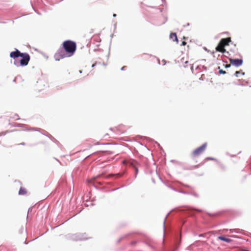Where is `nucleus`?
<instances>
[{
    "instance_id": "nucleus-1",
    "label": "nucleus",
    "mask_w": 251,
    "mask_h": 251,
    "mask_svg": "<svg viewBox=\"0 0 251 251\" xmlns=\"http://www.w3.org/2000/svg\"><path fill=\"white\" fill-rule=\"evenodd\" d=\"M62 46V48L58 50L54 55V59L56 61L73 56L76 50V43L71 40L64 41Z\"/></svg>"
},
{
    "instance_id": "nucleus-2",
    "label": "nucleus",
    "mask_w": 251,
    "mask_h": 251,
    "mask_svg": "<svg viewBox=\"0 0 251 251\" xmlns=\"http://www.w3.org/2000/svg\"><path fill=\"white\" fill-rule=\"evenodd\" d=\"M10 57L12 58L21 57L22 58L20 60V65L22 66H26L30 59V56L28 53H21L17 49H16L15 51H12L10 53Z\"/></svg>"
},
{
    "instance_id": "nucleus-3",
    "label": "nucleus",
    "mask_w": 251,
    "mask_h": 251,
    "mask_svg": "<svg viewBox=\"0 0 251 251\" xmlns=\"http://www.w3.org/2000/svg\"><path fill=\"white\" fill-rule=\"evenodd\" d=\"M206 147L207 143H204L202 144L201 146L196 149L195 150L193 151L191 154L192 157L194 159L196 157L200 156L204 151L206 148Z\"/></svg>"
},
{
    "instance_id": "nucleus-4",
    "label": "nucleus",
    "mask_w": 251,
    "mask_h": 251,
    "mask_svg": "<svg viewBox=\"0 0 251 251\" xmlns=\"http://www.w3.org/2000/svg\"><path fill=\"white\" fill-rule=\"evenodd\" d=\"M229 62L231 64L236 67H239L242 65L243 61L241 59H229Z\"/></svg>"
},
{
    "instance_id": "nucleus-5",
    "label": "nucleus",
    "mask_w": 251,
    "mask_h": 251,
    "mask_svg": "<svg viewBox=\"0 0 251 251\" xmlns=\"http://www.w3.org/2000/svg\"><path fill=\"white\" fill-rule=\"evenodd\" d=\"M231 42V38L230 37L223 38L220 41V43L222 44L224 47L228 45L229 42Z\"/></svg>"
},
{
    "instance_id": "nucleus-6",
    "label": "nucleus",
    "mask_w": 251,
    "mask_h": 251,
    "mask_svg": "<svg viewBox=\"0 0 251 251\" xmlns=\"http://www.w3.org/2000/svg\"><path fill=\"white\" fill-rule=\"evenodd\" d=\"M216 50L217 51L222 52V53H224L226 51V50L225 49V47L222 44H221L220 42H219L218 45L216 48Z\"/></svg>"
},
{
    "instance_id": "nucleus-7",
    "label": "nucleus",
    "mask_w": 251,
    "mask_h": 251,
    "mask_svg": "<svg viewBox=\"0 0 251 251\" xmlns=\"http://www.w3.org/2000/svg\"><path fill=\"white\" fill-rule=\"evenodd\" d=\"M128 163L130 166H132L135 169V175H136L138 171V169L135 165L136 164V162L134 160H129L128 161Z\"/></svg>"
},
{
    "instance_id": "nucleus-8",
    "label": "nucleus",
    "mask_w": 251,
    "mask_h": 251,
    "mask_svg": "<svg viewBox=\"0 0 251 251\" xmlns=\"http://www.w3.org/2000/svg\"><path fill=\"white\" fill-rule=\"evenodd\" d=\"M218 239H219L220 240L225 241L227 243H230L232 241L231 239H230L229 238H226V237L223 236H219L218 237Z\"/></svg>"
},
{
    "instance_id": "nucleus-9",
    "label": "nucleus",
    "mask_w": 251,
    "mask_h": 251,
    "mask_svg": "<svg viewBox=\"0 0 251 251\" xmlns=\"http://www.w3.org/2000/svg\"><path fill=\"white\" fill-rule=\"evenodd\" d=\"M170 37L173 41H176L178 43V40L176 33H171Z\"/></svg>"
},
{
    "instance_id": "nucleus-10",
    "label": "nucleus",
    "mask_w": 251,
    "mask_h": 251,
    "mask_svg": "<svg viewBox=\"0 0 251 251\" xmlns=\"http://www.w3.org/2000/svg\"><path fill=\"white\" fill-rule=\"evenodd\" d=\"M27 193L26 190L24 187H21L19 191V194L20 195H24Z\"/></svg>"
},
{
    "instance_id": "nucleus-11",
    "label": "nucleus",
    "mask_w": 251,
    "mask_h": 251,
    "mask_svg": "<svg viewBox=\"0 0 251 251\" xmlns=\"http://www.w3.org/2000/svg\"><path fill=\"white\" fill-rule=\"evenodd\" d=\"M102 175H103L102 174H101V175L97 176H95V177L92 178L91 179H89L88 180V181L89 183H93V182H94V181L95 179L100 178V177H101L102 176Z\"/></svg>"
},
{
    "instance_id": "nucleus-12",
    "label": "nucleus",
    "mask_w": 251,
    "mask_h": 251,
    "mask_svg": "<svg viewBox=\"0 0 251 251\" xmlns=\"http://www.w3.org/2000/svg\"><path fill=\"white\" fill-rule=\"evenodd\" d=\"M241 74L242 75H244L245 73L242 71V70H240L239 71H236L235 73V75L236 77H238L239 76V75Z\"/></svg>"
},
{
    "instance_id": "nucleus-13",
    "label": "nucleus",
    "mask_w": 251,
    "mask_h": 251,
    "mask_svg": "<svg viewBox=\"0 0 251 251\" xmlns=\"http://www.w3.org/2000/svg\"><path fill=\"white\" fill-rule=\"evenodd\" d=\"M219 73L221 74H225L226 73V71H223V70H220Z\"/></svg>"
},
{
    "instance_id": "nucleus-14",
    "label": "nucleus",
    "mask_w": 251,
    "mask_h": 251,
    "mask_svg": "<svg viewBox=\"0 0 251 251\" xmlns=\"http://www.w3.org/2000/svg\"><path fill=\"white\" fill-rule=\"evenodd\" d=\"M186 44V43L185 41H183L182 42L181 45L185 46Z\"/></svg>"
},
{
    "instance_id": "nucleus-15",
    "label": "nucleus",
    "mask_w": 251,
    "mask_h": 251,
    "mask_svg": "<svg viewBox=\"0 0 251 251\" xmlns=\"http://www.w3.org/2000/svg\"><path fill=\"white\" fill-rule=\"evenodd\" d=\"M115 175L117 176L118 177H120L121 176V175L119 174H117Z\"/></svg>"
},
{
    "instance_id": "nucleus-16",
    "label": "nucleus",
    "mask_w": 251,
    "mask_h": 251,
    "mask_svg": "<svg viewBox=\"0 0 251 251\" xmlns=\"http://www.w3.org/2000/svg\"><path fill=\"white\" fill-rule=\"evenodd\" d=\"M230 64H228V65H226V68H227V67H230Z\"/></svg>"
},
{
    "instance_id": "nucleus-17",
    "label": "nucleus",
    "mask_w": 251,
    "mask_h": 251,
    "mask_svg": "<svg viewBox=\"0 0 251 251\" xmlns=\"http://www.w3.org/2000/svg\"><path fill=\"white\" fill-rule=\"evenodd\" d=\"M208 159L210 160H214V159L212 158H208Z\"/></svg>"
},
{
    "instance_id": "nucleus-18",
    "label": "nucleus",
    "mask_w": 251,
    "mask_h": 251,
    "mask_svg": "<svg viewBox=\"0 0 251 251\" xmlns=\"http://www.w3.org/2000/svg\"><path fill=\"white\" fill-rule=\"evenodd\" d=\"M114 176V175H109V176H107V177H109L110 176Z\"/></svg>"
},
{
    "instance_id": "nucleus-19",
    "label": "nucleus",
    "mask_w": 251,
    "mask_h": 251,
    "mask_svg": "<svg viewBox=\"0 0 251 251\" xmlns=\"http://www.w3.org/2000/svg\"><path fill=\"white\" fill-rule=\"evenodd\" d=\"M203 236V234H200V236Z\"/></svg>"
},
{
    "instance_id": "nucleus-20",
    "label": "nucleus",
    "mask_w": 251,
    "mask_h": 251,
    "mask_svg": "<svg viewBox=\"0 0 251 251\" xmlns=\"http://www.w3.org/2000/svg\"><path fill=\"white\" fill-rule=\"evenodd\" d=\"M126 162V161H123V163H125Z\"/></svg>"
},
{
    "instance_id": "nucleus-21",
    "label": "nucleus",
    "mask_w": 251,
    "mask_h": 251,
    "mask_svg": "<svg viewBox=\"0 0 251 251\" xmlns=\"http://www.w3.org/2000/svg\"><path fill=\"white\" fill-rule=\"evenodd\" d=\"M116 16V14H115L113 15V16H114V17H115Z\"/></svg>"
}]
</instances>
